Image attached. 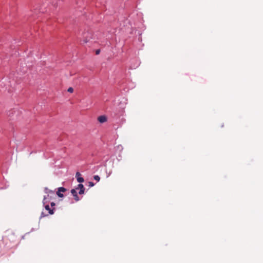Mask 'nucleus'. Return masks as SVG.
<instances>
[{
  "label": "nucleus",
  "mask_w": 263,
  "mask_h": 263,
  "mask_svg": "<svg viewBox=\"0 0 263 263\" xmlns=\"http://www.w3.org/2000/svg\"><path fill=\"white\" fill-rule=\"evenodd\" d=\"M94 185V183L92 182H89V186L92 187Z\"/></svg>",
  "instance_id": "nucleus-11"
},
{
  "label": "nucleus",
  "mask_w": 263,
  "mask_h": 263,
  "mask_svg": "<svg viewBox=\"0 0 263 263\" xmlns=\"http://www.w3.org/2000/svg\"><path fill=\"white\" fill-rule=\"evenodd\" d=\"M71 193L73 196L74 199L76 201H78L80 200V199L78 196V194H77V190L76 189H72L71 190Z\"/></svg>",
  "instance_id": "nucleus-3"
},
{
  "label": "nucleus",
  "mask_w": 263,
  "mask_h": 263,
  "mask_svg": "<svg viewBox=\"0 0 263 263\" xmlns=\"http://www.w3.org/2000/svg\"><path fill=\"white\" fill-rule=\"evenodd\" d=\"M98 120L100 123H103L107 121V118L105 116H100L98 117Z\"/></svg>",
  "instance_id": "nucleus-5"
},
{
  "label": "nucleus",
  "mask_w": 263,
  "mask_h": 263,
  "mask_svg": "<svg viewBox=\"0 0 263 263\" xmlns=\"http://www.w3.org/2000/svg\"><path fill=\"white\" fill-rule=\"evenodd\" d=\"M67 91L69 92L72 93L73 92V89L72 87H69V88H68Z\"/></svg>",
  "instance_id": "nucleus-9"
},
{
  "label": "nucleus",
  "mask_w": 263,
  "mask_h": 263,
  "mask_svg": "<svg viewBox=\"0 0 263 263\" xmlns=\"http://www.w3.org/2000/svg\"><path fill=\"white\" fill-rule=\"evenodd\" d=\"M45 191L46 193H53V191H52L51 190H50L49 189H48V188H47V187H46V188L45 189Z\"/></svg>",
  "instance_id": "nucleus-8"
},
{
  "label": "nucleus",
  "mask_w": 263,
  "mask_h": 263,
  "mask_svg": "<svg viewBox=\"0 0 263 263\" xmlns=\"http://www.w3.org/2000/svg\"><path fill=\"white\" fill-rule=\"evenodd\" d=\"M77 190H79V194L80 195L83 194L84 193L85 188L84 185L82 184H79L77 187H76Z\"/></svg>",
  "instance_id": "nucleus-2"
},
{
  "label": "nucleus",
  "mask_w": 263,
  "mask_h": 263,
  "mask_svg": "<svg viewBox=\"0 0 263 263\" xmlns=\"http://www.w3.org/2000/svg\"><path fill=\"white\" fill-rule=\"evenodd\" d=\"M66 191V189L65 188L63 187H60L58 189L57 194L59 197H63L64 195L62 193L65 192Z\"/></svg>",
  "instance_id": "nucleus-1"
},
{
  "label": "nucleus",
  "mask_w": 263,
  "mask_h": 263,
  "mask_svg": "<svg viewBox=\"0 0 263 263\" xmlns=\"http://www.w3.org/2000/svg\"><path fill=\"white\" fill-rule=\"evenodd\" d=\"M88 42V41L87 40H84V42L85 43H87Z\"/></svg>",
  "instance_id": "nucleus-14"
},
{
  "label": "nucleus",
  "mask_w": 263,
  "mask_h": 263,
  "mask_svg": "<svg viewBox=\"0 0 263 263\" xmlns=\"http://www.w3.org/2000/svg\"><path fill=\"white\" fill-rule=\"evenodd\" d=\"M76 176L78 182L82 183L84 181L83 178L81 177V174L79 172L76 173Z\"/></svg>",
  "instance_id": "nucleus-4"
},
{
  "label": "nucleus",
  "mask_w": 263,
  "mask_h": 263,
  "mask_svg": "<svg viewBox=\"0 0 263 263\" xmlns=\"http://www.w3.org/2000/svg\"><path fill=\"white\" fill-rule=\"evenodd\" d=\"M54 205H55V203H54V202H51V206L52 207V206H54Z\"/></svg>",
  "instance_id": "nucleus-13"
},
{
  "label": "nucleus",
  "mask_w": 263,
  "mask_h": 263,
  "mask_svg": "<svg viewBox=\"0 0 263 263\" xmlns=\"http://www.w3.org/2000/svg\"><path fill=\"white\" fill-rule=\"evenodd\" d=\"M95 53L97 55H98L100 54V49H97L95 51Z\"/></svg>",
  "instance_id": "nucleus-10"
},
{
  "label": "nucleus",
  "mask_w": 263,
  "mask_h": 263,
  "mask_svg": "<svg viewBox=\"0 0 263 263\" xmlns=\"http://www.w3.org/2000/svg\"><path fill=\"white\" fill-rule=\"evenodd\" d=\"M45 209L48 212V213L50 215H52L54 213V208L51 209L49 205H46L45 206Z\"/></svg>",
  "instance_id": "nucleus-6"
},
{
  "label": "nucleus",
  "mask_w": 263,
  "mask_h": 263,
  "mask_svg": "<svg viewBox=\"0 0 263 263\" xmlns=\"http://www.w3.org/2000/svg\"><path fill=\"white\" fill-rule=\"evenodd\" d=\"M45 199H46V197H44V200H43V201H44V200H45Z\"/></svg>",
  "instance_id": "nucleus-15"
},
{
  "label": "nucleus",
  "mask_w": 263,
  "mask_h": 263,
  "mask_svg": "<svg viewBox=\"0 0 263 263\" xmlns=\"http://www.w3.org/2000/svg\"><path fill=\"white\" fill-rule=\"evenodd\" d=\"M93 178H94V179L95 180H96L97 181H99L100 180V177L98 175L94 176Z\"/></svg>",
  "instance_id": "nucleus-7"
},
{
  "label": "nucleus",
  "mask_w": 263,
  "mask_h": 263,
  "mask_svg": "<svg viewBox=\"0 0 263 263\" xmlns=\"http://www.w3.org/2000/svg\"><path fill=\"white\" fill-rule=\"evenodd\" d=\"M47 215H48L47 214L45 215V214H44V212H42V213L41 217H45V216H47Z\"/></svg>",
  "instance_id": "nucleus-12"
}]
</instances>
